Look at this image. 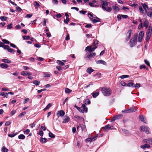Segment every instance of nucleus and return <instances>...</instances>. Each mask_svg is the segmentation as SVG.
Segmentation results:
<instances>
[{
    "label": "nucleus",
    "mask_w": 152,
    "mask_h": 152,
    "mask_svg": "<svg viewBox=\"0 0 152 152\" xmlns=\"http://www.w3.org/2000/svg\"><path fill=\"white\" fill-rule=\"evenodd\" d=\"M1 61L7 63H11V61L10 60L6 59H2Z\"/></svg>",
    "instance_id": "nucleus-23"
},
{
    "label": "nucleus",
    "mask_w": 152,
    "mask_h": 152,
    "mask_svg": "<svg viewBox=\"0 0 152 152\" xmlns=\"http://www.w3.org/2000/svg\"><path fill=\"white\" fill-rule=\"evenodd\" d=\"M30 132V130L29 129H27L25 131H24V133L25 134H28Z\"/></svg>",
    "instance_id": "nucleus-56"
},
{
    "label": "nucleus",
    "mask_w": 152,
    "mask_h": 152,
    "mask_svg": "<svg viewBox=\"0 0 152 152\" xmlns=\"http://www.w3.org/2000/svg\"><path fill=\"white\" fill-rule=\"evenodd\" d=\"M140 129L141 131L144 132L146 133H149V129L148 127L144 126H142L140 127Z\"/></svg>",
    "instance_id": "nucleus-8"
},
{
    "label": "nucleus",
    "mask_w": 152,
    "mask_h": 152,
    "mask_svg": "<svg viewBox=\"0 0 152 152\" xmlns=\"http://www.w3.org/2000/svg\"><path fill=\"white\" fill-rule=\"evenodd\" d=\"M79 12L81 14L84 15L87 12V11H86L81 10L79 11Z\"/></svg>",
    "instance_id": "nucleus-51"
},
{
    "label": "nucleus",
    "mask_w": 152,
    "mask_h": 152,
    "mask_svg": "<svg viewBox=\"0 0 152 152\" xmlns=\"http://www.w3.org/2000/svg\"><path fill=\"white\" fill-rule=\"evenodd\" d=\"M90 103V101L89 99H86L85 101V104H89Z\"/></svg>",
    "instance_id": "nucleus-44"
},
{
    "label": "nucleus",
    "mask_w": 152,
    "mask_h": 152,
    "mask_svg": "<svg viewBox=\"0 0 152 152\" xmlns=\"http://www.w3.org/2000/svg\"><path fill=\"white\" fill-rule=\"evenodd\" d=\"M51 103H49L46 106V107L43 110L44 111H45L46 110H47L49 109L51 106Z\"/></svg>",
    "instance_id": "nucleus-25"
},
{
    "label": "nucleus",
    "mask_w": 152,
    "mask_h": 152,
    "mask_svg": "<svg viewBox=\"0 0 152 152\" xmlns=\"http://www.w3.org/2000/svg\"><path fill=\"white\" fill-rule=\"evenodd\" d=\"M150 146L149 145L147 144H145L144 145H142L140 146V148L143 149H145L146 148H150Z\"/></svg>",
    "instance_id": "nucleus-15"
},
{
    "label": "nucleus",
    "mask_w": 152,
    "mask_h": 152,
    "mask_svg": "<svg viewBox=\"0 0 152 152\" xmlns=\"http://www.w3.org/2000/svg\"><path fill=\"white\" fill-rule=\"evenodd\" d=\"M72 90L68 88H66L65 89V91L66 93L69 94L71 92Z\"/></svg>",
    "instance_id": "nucleus-31"
},
{
    "label": "nucleus",
    "mask_w": 152,
    "mask_h": 152,
    "mask_svg": "<svg viewBox=\"0 0 152 152\" xmlns=\"http://www.w3.org/2000/svg\"><path fill=\"white\" fill-rule=\"evenodd\" d=\"M26 113L25 111L24 112H22V113H21L19 115H18V117H22V116H23L25 115H26Z\"/></svg>",
    "instance_id": "nucleus-38"
},
{
    "label": "nucleus",
    "mask_w": 152,
    "mask_h": 152,
    "mask_svg": "<svg viewBox=\"0 0 152 152\" xmlns=\"http://www.w3.org/2000/svg\"><path fill=\"white\" fill-rule=\"evenodd\" d=\"M139 9L140 12L142 13H143L144 12V10H143L142 8V7L140 6L139 7Z\"/></svg>",
    "instance_id": "nucleus-52"
},
{
    "label": "nucleus",
    "mask_w": 152,
    "mask_h": 152,
    "mask_svg": "<svg viewBox=\"0 0 152 152\" xmlns=\"http://www.w3.org/2000/svg\"><path fill=\"white\" fill-rule=\"evenodd\" d=\"M16 135V134L13 133L12 134H8V136L11 137H14Z\"/></svg>",
    "instance_id": "nucleus-47"
},
{
    "label": "nucleus",
    "mask_w": 152,
    "mask_h": 152,
    "mask_svg": "<svg viewBox=\"0 0 152 152\" xmlns=\"http://www.w3.org/2000/svg\"><path fill=\"white\" fill-rule=\"evenodd\" d=\"M7 18V17L4 16H2L0 17V19L2 21H6Z\"/></svg>",
    "instance_id": "nucleus-24"
},
{
    "label": "nucleus",
    "mask_w": 152,
    "mask_h": 152,
    "mask_svg": "<svg viewBox=\"0 0 152 152\" xmlns=\"http://www.w3.org/2000/svg\"><path fill=\"white\" fill-rule=\"evenodd\" d=\"M18 138L19 139H24L25 138V136L23 134H21L18 136Z\"/></svg>",
    "instance_id": "nucleus-34"
},
{
    "label": "nucleus",
    "mask_w": 152,
    "mask_h": 152,
    "mask_svg": "<svg viewBox=\"0 0 152 152\" xmlns=\"http://www.w3.org/2000/svg\"><path fill=\"white\" fill-rule=\"evenodd\" d=\"M57 63H58V64L60 66H62L64 65V63L63 62L59 60H58L57 61Z\"/></svg>",
    "instance_id": "nucleus-29"
},
{
    "label": "nucleus",
    "mask_w": 152,
    "mask_h": 152,
    "mask_svg": "<svg viewBox=\"0 0 152 152\" xmlns=\"http://www.w3.org/2000/svg\"><path fill=\"white\" fill-rule=\"evenodd\" d=\"M149 22L148 21V20L146 19L145 20V21L143 23V26L147 28L148 26Z\"/></svg>",
    "instance_id": "nucleus-16"
},
{
    "label": "nucleus",
    "mask_w": 152,
    "mask_h": 152,
    "mask_svg": "<svg viewBox=\"0 0 152 152\" xmlns=\"http://www.w3.org/2000/svg\"><path fill=\"white\" fill-rule=\"evenodd\" d=\"M96 63L97 64H102L103 65H106L107 63L106 62L102 60H99L96 61Z\"/></svg>",
    "instance_id": "nucleus-13"
},
{
    "label": "nucleus",
    "mask_w": 152,
    "mask_h": 152,
    "mask_svg": "<svg viewBox=\"0 0 152 152\" xmlns=\"http://www.w3.org/2000/svg\"><path fill=\"white\" fill-rule=\"evenodd\" d=\"M49 137L52 138H53L55 137V136L53 133L51 132H49Z\"/></svg>",
    "instance_id": "nucleus-41"
},
{
    "label": "nucleus",
    "mask_w": 152,
    "mask_h": 152,
    "mask_svg": "<svg viewBox=\"0 0 152 152\" xmlns=\"http://www.w3.org/2000/svg\"><path fill=\"white\" fill-rule=\"evenodd\" d=\"M0 66L2 68H6L8 67V66L7 64L2 63L0 64Z\"/></svg>",
    "instance_id": "nucleus-20"
},
{
    "label": "nucleus",
    "mask_w": 152,
    "mask_h": 152,
    "mask_svg": "<svg viewBox=\"0 0 152 152\" xmlns=\"http://www.w3.org/2000/svg\"><path fill=\"white\" fill-rule=\"evenodd\" d=\"M146 66L145 64H142L140 66V69H142L143 68H145Z\"/></svg>",
    "instance_id": "nucleus-48"
},
{
    "label": "nucleus",
    "mask_w": 152,
    "mask_h": 152,
    "mask_svg": "<svg viewBox=\"0 0 152 152\" xmlns=\"http://www.w3.org/2000/svg\"><path fill=\"white\" fill-rule=\"evenodd\" d=\"M142 5L143 7V9L145 10V12L146 13V12H147V11L146 9H148V6L145 3L142 4Z\"/></svg>",
    "instance_id": "nucleus-19"
},
{
    "label": "nucleus",
    "mask_w": 152,
    "mask_h": 152,
    "mask_svg": "<svg viewBox=\"0 0 152 152\" xmlns=\"http://www.w3.org/2000/svg\"><path fill=\"white\" fill-rule=\"evenodd\" d=\"M94 76H98L99 78H100L101 76V74L99 73H96Z\"/></svg>",
    "instance_id": "nucleus-59"
},
{
    "label": "nucleus",
    "mask_w": 152,
    "mask_h": 152,
    "mask_svg": "<svg viewBox=\"0 0 152 152\" xmlns=\"http://www.w3.org/2000/svg\"><path fill=\"white\" fill-rule=\"evenodd\" d=\"M34 6L35 7L37 6L38 7H39L40 6V5L39 4H38L37 1H35L34 2Z\"/></svg>",
    "instance_id": "nucleus-62"
},
{
    "label": "nucleus",
    "mask_w": 152,
    "mask_h": 152,
    "mask_svg": "<svg viewBox=\"0 0 152 152\" xmlns=\"http://www.w3.org/2000/svg\"><path fill=\"white\" fill-rule=\"evenodd\" d=\"M76 131V128L75 127H73L72 129V132L73 133H75Z\"/></svg>",
    "instance_id": "nucleus-64"
},
{
    "label": "nucleus",
    "mask_w": 152,
    "mask_h": 152,
    "mask_svg": "<svg viewBox=\"0 0 152 152\" xmlns=\"http://www.w3.org/2000/svg\"><path fill=\"white\" fill-rule=\"evenodd\" d=\"M122 115L121 114H119L113 117L111 120V122L113 121L119 119L121 118Z\"/></svg>",
    "instance_id": "nucleus-11"
},
{
    "label": "nucleus",
    "mask_w": 152,
    "mask_h": 152,
    "mask_svg": "<svg viewBox=\"0 0 152 152\" xmlns=\"http://www.w3.org/2000/svg\"><path fill=\"white\" fill-rule=\"evenodd\" d=\"M140 86L139 84L136 83L135 85L134 86H133V87L134 88L137 87V88H139L140 87Z\"/></svg>",
    "instance_id": "nucleus-55"
},
{
    "label": "nucleus",
    "mask_w": 152,
    "mask_h": 152,
    "mask_svg": "<svg viewBox=\"0 0 152 152\" xmlns=\"http://www.w3.org/2000/svg\"><path fill=\"white\" fill-rule=\"evenodd\" d=\"M70 119V118L69 117H67L66 118L63 119V123H66V122H68Z\"/></svg>",
    "instance_id": "nucleus-33"
},
{
    "label": "nucleus",
    "mask_w": 152,
    "mask_h": 152,
    "mask_svg": "<svg viewBox=\"0 0 152 152\" xmlns=\"http://www.w3.org/2000/svg\"><path fill=\"white\" fill-rule=\"evenodd\" d=\"M47 140V139L45 138L41 137L40 140V141L42 143H45Z\"/></svg>",
    "instance_id": "nucleus-28"
},
{
    "label": "nucleus",
    "mask_w": 152,
    "mask_h": 152,
    "mask_svg": "<svg viewBox=\"0 0 152 152\" xmlns=\"http://www.w3.org/2000/svg\"><path fill=\"white\" fill-rule=\"evenodd\" d=\"M0 96H4V97L7 98L8 97V93H5L3 92H1L0 93Z\"/></svg>",
    "instance_id": "nucleus-17"
},
{
    "label": "nucleus",
    "mask_w": 152,
    "mask_h": 152,
    "mask_svg": "<svg viewBox=\"0 0 152 152\" xmlns=\"http://www.w3.org/2000/svg\"><path fill=\"white\" fill-rule=\"evenodd\" d=\"M2 152H7L8 149L5 147L3 146L1 149Z\"/></svg>",
    "instance_id": "nucleus-32"
},
{
    "label": "nucleus",
    "mask_w": 152,
    "mask_h": 152,
    "mask_svg": "<svg viewBox=\"0 0 152 152\" xmlns=\"http://www.w3.org/2000/svg\"><path fill=\"white\" fill-rule=\"evenodd\" d=\"M108 5V3L106 1H103L102 4V7L103 9L106 10L107 12H110L112 10V8L110 7H108L106 8L105 6H107Z\"/></svg>",
    "instance_id": "nucleus-3"
},
{
    "label": "nucleus",
    "mask_w": 152,
    "mask_h": 152,
    "mask_svg": "<svg viewBox=\"0 0 152 152\" xmlns=\"http://www.w3.org/2000/svg\"><path fill=\"white\" fill-rule=\"evenodd\" d=\"M129 77V76L127 75H121L120 77L121 79H124L126 78Z\"/></svg>",
    "instance_id": "nucleus-35"
},
{
    "label": "nucleus",
    "mask_w": 152,
    "mask_h": 152,
    "mask_svg": "<svg viewBox=\"0 0 152 152\" xmlns=\"http://www.w3.org/2000/svg\"><path fill=\"white\" fill-rule=\"evenodd\" d=\"M7 51L9 52L12 53H13L14 51V50L13 49L10 48L8 49Z\"/></svg>",
    "instance_id": "nucleus-54"
},
{
    "label": "nucleus",
    "mask_w": 152,
    "mask_h": 152,
    "mask_svg": "<svg viewBox=\"0 0 152 152\" xmlns=\"http://www.w3.org/2000/svg\"><path fill=\"white\" fill-rule=\"evenodd\" d=\"M134 85V83L132 82L129 83L127 84V86L129 87H131L133 86V85Z\"/></svg>",
    "instance_id": "nucleus-45"
},
{
    "label": "nucleus",
    "mask_w": 152,
    "mask_h": 152,
    "mask_svg": "<svg viewBox=\"0 0 152 152\" xmlns=\"http://www.w3.org/2000/svg\"><path fill=\"white\" fill-rule=\"evenodd\" d=\"M89 18L90 19L91 21L93 23H96L97 22H99L100 20V19L97 17H96V19H95L91 18V17H89Z\"/></svg>",
    "instance_id": "nucleus-12"
},
{
    "label": "nucleus",
    "mask_w": 152,
    "mask_h": 152,
    "mask_svg": "<svg viewBox=\"0 0 152 152\" xmlns=\"http://www.w3.org/2000/svg\"><path fill=\"white\" fill-rule=\"evenodd\" d=\"M139 118L141 121L145 123H146V122H145V117L142 115H139Z\"/></svg>",
    "instance_id": "nucleus-14"
},
{
    "label": "nucleus",
    "mask_w": 152,
    "mask_h": 152,
    "mask_svg": "<svg viewBox=\"0 0 152 152\" xmlns=\"http://www.w3.org/2000/svg\"><path fill=\"white\" fill-rule=\"evenodd\" d=\"M20 74L23 76H26V71H23L20 72Z\"/></svg>",
    "instance_id": "nucleus-53"
},
{
    "label": "nucleus",
    "mask_w": 152,
    "mask_h": 152,
    "mask_svg": "<svg viewBox=\"0 0 152 152\" xmlns=\"http://www.w3.org/2000/svg\"><path fill=\"white\" fill-rule=\"evenodd\" d=\"M69 21V19L68 17H66V19H64V21L65 23H66L67 24H68V23Z\"/></svg>",
    "instance_id": "nucleus-36"
},
{
    "label": "nucleus",
    "mask_w": 152,
    "mask_h": 152,
    "mask_svg": "<svg viewBox=\"0 0 152 152\" xmlns=\"http://www.w3.org/2000/svg\"><path fill=\"white\" fill-rule=\"evenodd\" d=\"M92 27V25L91 24H88L85 27L87 28H91Z\"/></svg>",
    "instance_id": "nucleus-49"
},
{
    "label": "nucleus",
    "mask_w": 152,
    "mask_h": 152,
    "mask_svg": "<svg viewBox=\"0 0 152 152\" xmlns=\"http://www.w3.org/2000/svg\"><path fill=\"white\" fill-rule=\"evenodd\" d=\"M2 41L5 44H9L10 43V42L8 41L5 39H3Z\"/></svg>",
    "instance_id": "nucleus-43"
},
{
    "label": "nucleus",
    "mask_w": 152,
    "mask_h": 152,
    "mask_svg": "<svg viewBox=\"0 0 152 152\" xmlns=\"http://www.w3.org/2000/svg\"><path fill=\"white\" fill-rule=\"evenodd\" d=\"M113 9L115 10H119V8L117 7V6L115 5L113 6Z\"/></svg>",
    "instance_id": "nucleus-40"
},
{
    "label": "nucleus",
    "mask_w": 152,
    "mask_h": 152,
    "mask_svg": "<svg viewBox=\"0 0 152 152\" xmlns=\"http://www.w3.org/2000/svg\"><path fill=\"white\" fill-rule=\"evenodd\" d=\"M65 114V112L62 110H61L58 111L56 113L57 115L58 116V117H63L64 115Z\"/></svg>",
    "instance_id": "nucleus-10"
},
{
    "label": "nucleus",
    "mask_w": 152,
    "mask_h": 152,
    "mask_svg": "<svg viewBox=\"0 0 152 152\" xmlns=\"http://www.w3.org/2000/svg\"><path fill=\"white\" fill-rule=\"evenodd\" d=\"M56 68L59 71H61V70H62L61 67L60 66H57L56 67Z\"/></svg>",
    "instance_id": "nucleus-63"
},
{
    "label": "nucleus",
    "mask_w": 152,
    "mask_h": 152,
    "mask_svg": "<svg viewBox=\"0 0 152 152\" xmlns=\"http://www.w3.org/2000/svg\"><path fill=\"white\" fill-rule=\"evenodd\" d=\"M96 55V53H92L90 54H88V53H87L84 57V58L86 60H88V59H90L92 58H94V57Z\"/></svg>",
    "instance_id": "nucleus-6"
},
{
    "label": "nucleus",
    "mask_w": 152,
    "mask_h": 152,
    "mask_svg": "<svg viewBox=\"0 0 152 152\" xmlns=\"http://www.w3.org/2000/svg\"><path fill=\"white\" fill-rule=\"evenodd\" d=\"M38 134L40 135L41 137L43 136V132L42 130L39 131V132Z\"/></svg>",
    "instance_id": "nucleus-50"
},
{
    "label": "nucleus",
    "mask_w": 152,
    "mask_h": 152,
    "mask_svg": "<svg viewBox=\"0 0 152 152\" xmlns=\"http://www.w3.org/2000/svg\"><path fill=\"white\" fill-rule=\"evenodd\" d=\"M127 111H128L129 113H130L131 112H135L136 111V110L134 108L131 107L130 108L128 109Z\"/></svg>",
    "instance_id": "nucleus-21"
},
{
    "label": "nucleus",
    "mask_w": 152,
    "mask_h": 152,
    "mask_svg": "<svg viewBox=\"0 0 152 152\" xmlns=\"http://www.w3.org/2000/svg\"><path fill=\"white\" fill-rule=\"evenodd\" d=\"M94 71V70L92 69L91 67H89L86 70V72L89 74H91Z\"/></svg>",
    "instance_id": "nucleus-18"
},
{
    "label": "nucleus",
    "mask_w": 152,
    "mask_h": 152,
    "mask_svg": "<svg viewBox=\"0 0 152 152\" xmlns=\"http://www.w3.org/2000/svg\"><path fill=\"white\" fill-rule=\"evenodd\" d=\"M23 68L25 70H27V69H30L29 67L28 66H24L23 67Z\"/></svg>",
    "instance_id": "nucleus-61"
},
{
    "label": "nucleus",
    "mask_w": 152,
    "mask_h": 152,
    "mask_svg": "<svg viewBox=\"0 0 152 152\" xmlns=\"http://www.w3.org/2000/svg\"><path fill=\"white\" fill-rule=\"evenodd\" d=\"M137 34H135L129 42L130 47H131L135 46L137 42Z\"/></svg>",
    "instance_id": "nucleus-4"
},
{
    "label": "nucleus",
    "mask_w": 152,
    "mask_h": 152,
    "mask_svg": "<svg viewBox=\"0 0 152 152\" xmlns=\"http://www.w3.org/2000/svg\"><path fill=\"white\" fill-rule=\"evenodd\" d=\"M102 92L103 94L106 96H110L112 93V91L110 88H107L106 87H103L102 88Z\"/></svg>",
    "instance_id": "nucleus-2"
},
{
    "label": "nucleus",
    "mask_w": 152,
    "mask_h": 152,
    "mask_svg": "<svg viewBox=\"0 0 152 152\" xmlns=\"http://www.w3.org/2000/svg\"><path fill=\"white\" fill-rule=\"evenodd\" d=\"M89 4L91 7H94V4L92 2H89Z\"/></svg>",
    "instance_id": "nucleus-58"
},
{
    "label": "nucleus",
    "mask_w": 152,
    "mask_h": 152,
    "mask_svg": "<svg viewBox=\"0 0 152 152\" xmlns=\"http://www.w3.org/2000/svg\"><path fill=\"white\" fill-rule=\"evenodd\" d=\"M40 83V82L39 81H38L37 80H34L33 82V83L37 86L39 85Z\"/></svg>",
    "instance_id": "nucleus-30"
},
{
    "label": "nucleus",
    "mask_w": 152,
    "mask_h": 152,
    "mask_svg": "<svg viewBox=\"0 0 152 152\" xmlns=\"http://www.w3.org/2000/svg\"><path fill=\"white\" fill-rule=\"evenodd\" d=\"M2 48H4V49L5 50L7 49L8 50L9 48H10V46L8 45H4Z\"/></svg>",
    "instance_id": "nucleus-42"
},
{
    "label": "nucleus",
    "mask_w": 152,
    "mask_h": 152,
    "mask_svg": "<svg viewBox=\"0 0 152 152\" xmlns=\"http://www.w3.org/2000/svg\"><path fill=\"white\" fill-rule=\"evenodd\" d=\"M77 109L80 112L83 113L84 112L87 113L88 111V108L86 107L85 104H83L81 107H78Z\"/></svg>",
    "instance_id": "nucleus-5"
},
{
    "label": "nucleus",
    "mask_w": 152,
    "mask_h": 152,
    "mask_svg": "<svg viewBox=\"0 0 152 152\" xmlns=\"http://www.w3.org/2000/svg\"><path fill=\"white\" fill-rule=\"evenodd\" d=\"M10 45L12 47H13L14 48H15L17 49H18V48L14 44L12 43H10Z\"/></svg>",
    "instance_id": "nucleus-57"
},
{
    "label": "nucleus",
    "mask_w": 152,
    "mask_h": 152,
    "mask_svg": "<svg viewBox=\"0 0 152 152\" xmlns=\"http://www.w3.org/2000/svg\"><path fill=\"white\" fill-rule=\"evenodd\" d=\"M98 44V41L96 40L94 41L93 44L88 46L86 48L85 51H88L89 52H92L95 50L97 48V46L96 45Z\"/></svg>",
    "instance_id": "nucleus-1"
},
{
    "label": "nucleus",
    "mask_w": 152,
    "mask_h": 152,
    "mask_svg": "<svg viewBox=\"0 0 152 152\" xmlns=\"http://www.w3.org/2000/svg\"><path fill=\"white\" fill-rule=\"evenodd\" d=\"M144 35V32L143 31H141L139 34V36L138 37V41L141 42L142 41Z\"/></svg>",
    "instance_id": "nucleus-7"
},
{
    "label": "nucleus",
    "mask_w": 152,
    "mask_h": 152,
    "mask_svg": "<svg viewBox=\"0 0 152 152\" xmlns=\"http://www.w3.org/2000/svg\"><path fill=\"white\" fill-rule=\"evenodd\" d=\"M99 94V92H93L92 93V96L94 98H96Z\"/></svg>",
    "instance_id": "nucleus-22"
},
{
    "label": "nucleus",
    "mask_w": 152,
    "mask_h": 152,
    "mask_svg": "<svg viewBox=\"0 0 152 152\" xmlns=\"http://www.w3.org/2000/svg\"><path fill=\"white\" fill-rule=\"evenodd\" d=\"M144 62L145 63L148 65L149 66H150V63L146 59L144 60Z\"/></svg>",
    "instance_id": "nucleus-46"
},
{
    "label": "nucleus",
    "mask_w": 152,
    "mask_h": 152,
    "mask_svg": "<svg viewBox=\"0 0 152 152\" xmlns=\"http://www.w3.org/2000/svg\"><path fill=\"white\" fill-rule=\"evenodd\" d=\"M121 15H118L117 17V18L118 20H121Z\"/></svg>",
    "instance_id": "nucleus-60"
},
{
    "label": "nucleus",
    "mask_w": 152,
    "mask_h": 152,
    "mask_svg": "<svg viewBox=\"0 0 152 152\" xmlns=\"http://www.w3.org/2000/svg\"><path fill=\"white\" fill-rule=\"evenodd\" d=\"M145 142H148L149 144H152V139H148L145 140Z\"/></svg>",
    "instance_id": "nucleus-26"
},
{
    "label": "nucleus",
    "mask_w": 152,
    "mask_h": 152,
    "mask_svg": "<svg viewBox=\"0 0 152 152\" xmlns=\"http://www.w3.org/2000/svg\"><path fill=\"white\" fill-rule=\"evenodd\" d=\"M12 23H11L9 24H8L7 26V29H10L12 28Z\"/></svg>",
    "instance_id": "nucleus-39"
},
{
    "label": "nucleus",
    "mask_w": 152,
    "mask_h": 152,
    "mask_svg": "<svg viewBox=\"0 0 152 152\" xmlns=\"http://www.w3.org/2000/svg\"><path fill=\"white\" fill-rule=\"evenodd\" d=\"M145 13L148 16L152 18V11L149 12H146Z\"/></svg>",
    "instance_id": "nucleus-27"
},
{
    "label": "nucleus",
    "mask_w": 152,
    "mask_h": 152,
    "mask_svg": "<svg viewBox=\"0 0 152 152\" xmlns=\"http://www.w3.org/2000/svg\"><path fill=\"white\" fill-rule=\"evenodd\" d=\"M23 39L24 40L29 39H30V37L29 36H23Z\"/></svg>",
    "instance_id": "nucleus-37"
},
{
    "label": "nucleus",
    "mask_w": 152,
    "mask_h": 152,
    "mask_svg": "<svg viewBox=\"0 0 152 152\" xmlns=\"http://www.w3.org/2000/svg\"><path fill=\"white\" fill-rule=\"evenodd\" d=\"M151 35V32L149 31H148L146 34L145 40L146 42H148L149 40Z\"/></svg>",
    "instance_id": "nucleus-9"
}]
</instances>
